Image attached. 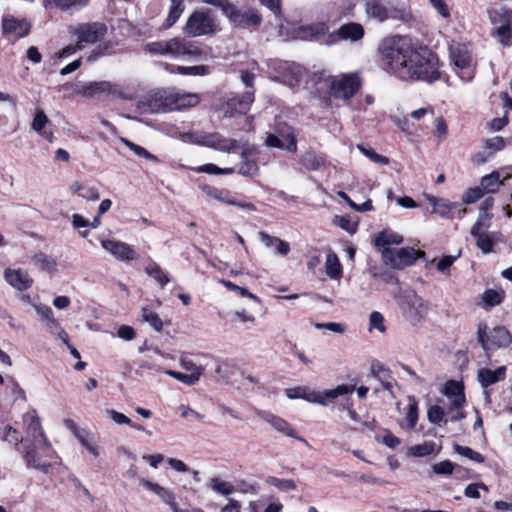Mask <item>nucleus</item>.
I'll return each mask as SVG.
<instances>
[{
    "instance_id": "4d7b16f0",
    "label": "nucleus",
    "mask_w": 512,
    "mask_h": 512,
    "mask_svg": "<svg viewBox=\"0 0 512 512\" xmlns=\"http://www.w3.org/2000/svg\"><path fill=\"white\" fill-rule=\"evenodd\" d=\"M458 207L455 202H450L446 199L441 198L438 205L432 209V213L438 214L441 217H449L450 212Z\"/></svg>"
},
{
    "instance_id": "f3484780",
    "label": "nucleus",
    "mask_w": 512,
    "mask_h": 512,
    "mask_svg": "<svg viewBox=\"0 0 512 512\" xmlns=\"http://www.w3.org/2000/svg\"><path fill=\"white\" fill-rule=\"evenodd\" d=\"M173 89L159 90L150 95L147 105L152 112L174 110Z\"/></svg>"
},
{
    "instance_id": "f8f14e48",
    "label": "nucleus",
    "mask_w": 512,
    "mask_h": 512,
    "mask_svg": "<svg viewBox=\"0 0 512 512\" xmlns=\"http://www.w3.org/2000/svg\"><path fill=\"white\" fill-rule=\"evenodd\" d=\"M75 92L83 97H94L100 94H108L115 97H122L123 93L121 88L109 81L89 82L87 84L78 86Z\"/></svg>"
},
{
    "instance_id": "de8ad7c7",
    "label": "nucleus",
    "mask_w": 512,
    "mask_h": 512,
    "mask_svg": "<svg viewBox=\"0 0 512 512\" xmlns=\"http://www.w3.org/2000/svg\"><path fill=\"white\" fill-rule=\"evenodd\" d=\"M494 204L493 198H486L480 205L479 208V217L477 222H481V224H485V228L490 227V220L492 215L490 214V210L492 209Z\"/></svg>"
},
{
    "instance_id": "69168bd1",
    "label": "nucleus",
    "mask_w": 512,
    "mask_h": 512,
    "mask_svg": "<svg viewBox=\"0 0 512 512\" xmlns=\"http://www.w3.org/2000/svg\"><path fill=\"white\" fill-rule=\"evenodd\" d=\"M373 329L378 330L380 333H384L386 331L384 317L378 311L372 312L369 317V330L371 331Z\"/></svg>"
},
{
    "instance_id": "20e7f679",
    "label": "nucleus",
    "mask_w": 512,
    "mask_h": 512,
    "mask_svg": "<svg viewBox=\"0 0 512 512\" xmlns=\"http://www.w3.org/2000/svg\"><path fill=\"white\" fill-rule=\"evenodd\" d=\"M354 390L355 386L342 384L322 393H318L305 386L287 389L285 393L289 399H304L308 402L327 406L330 402L334 401L339 396L352 394Z\"/></svg>"
},
{
    "instance_id": "5701e85b",
    "label": "nucleus",
    "mask_w": 512,
    "mask_h": 512,
    "mask_svg": "<svg viewBox=\"0 0 512 512\" xmlns=\"http://www.w3.org/2000/svg\"><path fill=\"white\" fill-rule=\"evenodd\" d=\"M373 242L383 255L384 250H392L389 248L390 245L401 244L403 242V237L393 231L384 230L374 235Z\"/></svg>"
},
{
    "instance_id": "4be33fe9",
    "label": "nucleus",
    "mask_w": 512,
    "mask_h": 512,
    "mask_svg": "<svg viewBox=\"0 0 512 512\" xmlns=\"http://www.w3.org/2000/svg\"><path fill=\"white\" fill-rule=\"evenodd\" d=\"M139 483L148 491L155 493L169 507L176 502V495L170 489H167L158 483L152 482L146 478H139Z\"/></svg>"
},
{
    "instance_id": "338daca9",
    "label": "nucleus",
    "mask_w": 512,
    "mask_h": 512,
    "mask_svg": "<svg viewBox=\"0 0 512 512\" xmlns=\"http://www.w3.org/2000/svg\"><path fill=\"white\" fill-rule=\"evenodd\" d=\"M302 163L307 169L316 170L322 165L323 160L314 153L308 152L302 156Z\"/></svg>"
},
{
    "instance_id": "39448f33",
    "label": "nucleus",
    "mask_w": 512,
    "mask_h": 512,
    "mask_svg": "<svg viewBox=\"0 0 512 512\" xmlns=\"http://www.w3.org/2000/svg\"><path fill=\"white\" fill-rule=\"evenodd\" d=\"M477 340L485 351L487 357H490V350L492 347L506 348L512 342L510 332L502 326L495 327L488 334V326L486 323L481 322L477 328Z\"/></svg>"
},
{
    "instance_id": "e433bc0d",
    "label": "nucleus",
    "mask_w": 512,
    "mask_h": 512,
    "mask_svg": "<svg viewBox=\"0 0 512 512\" xmlns=\"http://www.w3.org/2000/svg\"><path fill=\"white\" fill-rule=\"evenodd\" d=\"M490 21L495 26L512 23V10L506 7L493 8L489 10Z\"/></svg>"
},
{
    "instance_id": "e2e57ef3",
    "label": "nucleus",
    "mask_w": 512,
    "mask_h": 512,
    "mask_svg": "<svg viewBox=\"0 0 512 512\" xmlns=\"http://www.w3.org/2000/svg\"><path fill=\"white\" fill-rule=\"evenodd\" d=\"M49 118L44 113L43 110L38 109L35 113L34 119L32 121L31 127L37 133H42L45 126L48 124Z\"/></svg>"
},
{
    "instance_id": "ea45409f",
    "label": "nucleus",
    "mask_w": 512,
    "mask_h": 512,
    "mask_svg": "<svg viewBox=\"0 0 512 512\" xmlns=\"http://www.w3.org/2000/svg\"><path fill=\"white\" fill-rule=\"evenodd\" d=\"M144 51L152 55L169 56L170 55V39L167 41H155L147 43Z\"/></svg>"
},
{
    "instance_id": "aec40b11",
    "label": "nucleus",
    "mask_w": 512,
    "mask_h": 512,
    "mask_svg": "<svg viewBox=\"0 0 512 512\" xmlns=\"http://www.w3.org/2000/svg\"><path fill=\"white\" fill-rule=\"evenodd\" d=\"M2 30L4 34L13 35L16 38H22L28 35L30 24L25 19H18L14 16H4L2 19Z\"/></svg>"
},
{
    "instance_id": "680f3d73",
    "label": "nucleus",
    "mask_w": 512,
    "mask_h": 512,
    "mask_svg": "<svg viewBox=\"0 0 512 512\" xmlns=\"http://www.w3.org/2000/svg\"><path fill=\"white\" fill-rule=\"evenodd\" d=\"M267 482L270 485L278 488L281 491H285V492L294 490L296 488L294 481L290 480V479H280V478L271 476L267 479Z\"/></svg>"
},
{
    "instance_id": "37998d69",
    "label": "nucleus",
    "mask_w": 512,
    "mask_h": 512,
    "mask_svg": "<svg viewBox=\"0 0 512 512\" xmlns=\"http://www.w3.org/2000/svg\"><path fill=\"white\" fill-rule=\"evenodd\" d=\"M145 272L147 275L154 278L162 287H164L170 280L168 274L156 263L146 266Z\"/></svg>"
},
{
    "instance_id": "393cba45",
    "label": "nucleus",
    "mask_w": 512,
    "mask_h": 512,
    "mask_svg": "<svg viewBox=\"0 0 512 512\" xmlns=\"http://www.w3.org/2000/svg\"><path fill=\"white\" fill-rule=\"evenodd\" d=\"M509 178L510 174H507L501 179L500 172L493 171L490 174L482 177L480 188L484 194L495 193L498 191L500 186L505 184V181Z\"/></svg>"
},
{
    "instance_id": "b1692460",
    "label": "nucleus",
    "mask_w": 512,
    "mask_h": 512,
    "mask_svg": "<svg viewBox=\"0 0 512 512\" xmlns=\"http://www.w3.org/2000/svg\"><path fill=\"white\" fill-rule=\"evenodd\" d=\"M506 376V367L500 366L495 370H491L488 368H481L478 370L477 379L482 387L487 388L490 385H493L501 380H503Z\"/></svg>"
},
{
    "instance_id": "a878e982",
    "label": "nucleus",
    "mask_w": 512,
    "mask_h": 512,
    "mask_svg": "<svg viewBox=\"0 0 512 512\" xmlns=\"http://www.w3.org/2000/svg\"><path fill=\"white\" fill-rule=\"evenodd\" d=\"M259 239L266 248L275 249L276 253L281 256H286L290 252V245L288 242L267 234L266 232H259Z\"/></svg>"
},
{
    "instance_id": "8fccbe9b",
    "label": "nucleus",
    "mask_w": 512,
    "mask_h": 512,
    "mask_svg": "<svg viewBox=\"0 0 512 512\" xmlns=\"http://www.w3.org/2000/svg\"><path fill=\"white\" fill-rule=\"evenodd\" d=\"M405 420L407 422L406 427L408 429H413L416 426L418 420V404L413 396L408 398V411L406 413Z\"/></svg>"
},
{
    "instance_id": "774afa93",
    "label": "nucleus",
    "mask_w": 512,
    "mask_h": 512,
    "mask_svg": "<svg viewBox=\"0 0 512 512\" xmlns=\"http://www.w3.org/2000/svg\"><path fill=\"white\" fill-rule=\"evenodd\" d=\"M434 125V135L438 139V141L444 140L448 135V127L446 124V121L443 119V117H437L433 121Z\"/></svg>"
},
{
    "instance_id": "603ef678",
    "label": "nucleus",
    "mask_w": 512,
    "mask_h": 512,
    "mask_svg": "<svg viewBox=\"0 0 512 512\" xmlns=\"http://www.w3.org/2000/svg\"><path fill=\"white\" fill-rule=\"evenodd\" d=\"M332 223L333 225L340 227L351 235L355 234L358 228V224L353 222L347 216L335 215L332 219Z\"/></svg>"
},
{
    "instance_id": "09e8293b",
    "label": "nucleus",
    "mask_w": 512,
    "mask_h": 512,
    "mask_svg": "<svg viewBox=\"0 0 512 512\" xmlns=\"http://www.w3.org/2000/svg\"><path fill=\"white\" fill-rule=\"evenodd\" d=\"M492 35L497 37L502 45L509 46L512 39V23L497 26Z\"/></svg>"
},
{
    "instance_id": "473e14b6",
    "label": "nucleus",
    "mask_w": 512,
    "mask_h": 512,
    "mask_svg": "<svg viewBox=\"0 0 512 512\" xmlns=\"http://www.w3.org/2000/svg\"><path fill=\"white\" fill-rule=\"evenodd\" d=\"M34 308L51 333H54V329H59V322L55 319L53 311L49 306L38 304L34 305Z\"/></svg>"
},
{
    "instance_id": "58836bf2",
    "label": "nucleus",
    "mask_w": 512,
    "mask_h": 512,
    "mask_svg": "<svg viewBox=\"0 0 512 512\" xmlns=\"http://www.w3.org/2000/svg\"><path fill=\"white\" fill-rule=\"evenodd\" d=\"M0 438L4 442H7L16 447H18L23 441L21 433L9 425H6L0 429Z\"/></svg>"
},
{
    "instance_id": "bf43d9fd",
    "label": "nucleus",
    "mask_w": 512,
    "mask_h": 512,
    "mask_svg": "<svg viewBox=\"0 0 512 512\" xmlns=\"http://www.w3.org/2000/svg\"><path fill=\"white\" fill-rule=\"evenodd\" d=\"M482 300L487 307L496 306L502 302L503 292L493 289L486 290L482 295Z\"/></svg>"
},
{
    "instance_id": "5fc2aeb1",
    "label": "nucleus",
    "mask_w": 512,
    "mask_h": 512,
    "mask_svg": "<svg viewBox=\"0 0 512 512\" xmlns=\"http://www.w3.org/2000/svg\"><path fill=\"white\" fill-rule=\"evenodd\" d=\"M184 0H171L169 14L167 18V27H171L181 16L184 11Z\"/></svg>"
},
{
    "instance_id": "f704fd0d",
    "label": "nucleus",
    "mask_w": 512,
    "mask_h": 512,
    "mask_svg": "<svg viewBox=\"0 0 512 512\" xmlns=\"http://www.w3.org/2000/svg\"><path fill=\"white\" fill-rule=\"evenodd\" d=\"M213 133L197 131L192 133H184L180 136L183 142L206 146L210 148Z\"/></svg>"
},
{
    "instance_id": "72a5a7b5",
    "label": "nucleus",
    "mask_w": 512,
    "mask_h": 512,
    "mask_svg": "<svg viewBox=\"0 0 512 512\" xmlns=\"http://www.w3.org/2000/svg\"><path fill=\"white\" fill-rule=\"evenodd\" d=\"M43 5L48 7H56L62 11L71 8H82L89 4L90 0H42Z\"/></svg>"
},
{
    "instance_id": "9d476101",
    "label": "nucleus",
    "mask_w": 512,
    "mask_h": 512,
    "mask_svg": "<svg viewBox=\"0 0 512 512\" xmlns=\"http://www.w3.org/2000/svg\"><path fill=\"white\" fill-rule=\"evenodd\" d=\"M227 9L226 17L237 27H257L261 24V16L252 8H237L232 5Z\"/></svg>"
},
{
    "instance_id": "2f4dec72",
    "label": "nucleus",
    "mask_w": 512,
    "mask_h": 512,
    "mask_svg": "<svg viewBox=\"0 0 512 512\" xmlns=\"http://www.w3.org/2000/svg\"><path fill=\"white\" fill-rule=\"evenodd\" d=\"M366 13L369 17L378 21H384L389 17V11L382 4L381 0H364Z\"/></svg>"
},
{
    "instance_id": "c9c22d12",
    "label": "nucleus",
    "mask_w": 512,
    "mask_h": 512,
    "mask_svg": "<svg viewBox=\"0 0 512 512\" xmlns=\"http://www.w3.org/2000/svg\"><path fill=\"white\" fill-rule=\"evenodd\" d=\"M325 271L331 279H339L342 276L340 261L333 251H329L326 255Z\"/></svg>"
},
{
    "instance_id": "423d86ee",
    "label": "nucleus",
    "mask_w": 512,
    "mask_h": 512,
    "mask_svg": "<svg viewBox=\"0 0 512 512\" xmlns=\"http://www.w3.org/2000/svg\"><path fill=\"white\" fill-rule=\"evenodd\" d=\"M360 86L361 81L356 73L340 74L330 79L329 94L334 99L347 101L357 93Z\"/></svg>"
},
{
    "instance_id": "052dcab7",
    "label": "nucleus",
    "mask_w": 512,
    "mask_h": 512,
    "mask_svg": "<svg viewBox=\"0 0 512 512\" xmlns=\"http://www.w3.org/2000/svg\"><path fill=\"white\" fill-rule=\"evenodd\" d=\"M358 150L367 158H369L371 161L381 164V165H387L389 163V159L385 156H382L378 153H376L374 150L367 148L363 145L357 146Z\"/></svg>"
},
{
    "instance_id": "dca6fc26",
    "label": "nucleus",
    "mask_w": 512,
    "mask_h": 512,
    "mask_svg": "<svg viewBox=\"0 0 512 512\" xmlns=\"http://www.w3.org/2000/svg\"><path fill=\"white\" fill-rule=\"evenodd\" d=\"M241 162L238 167V172L243 176H255L258 173V166L255 156L257 149L248 143H241Z\"/></svg>"
},
{
    "instance_id": "49530a36",
    "label": "nucleus",
    "mask_w": 512,
    "mask_h": 512,
    "mask_svg": "<svg viewBox=\"0 0 512 512\" xmlns=\"http://www.w3.org/2000/svg\"><path fill=\"white\" fill-rule=\"evenodd\" d=\"M373 375L381 382L384 389L391 391L393 387L390 372L382 365L372 367Z\"/></svg>"
},
{
    "instance_id": "9b49d317",
    "label": "nucleus",
    "mask_w": 512,
    "mask_h": 512,
    "mask_svg": "<svg viewBox=\"0 0 512 512\" xmlns=\"http://www.w3.org/2000/svg\"><path fill=\"white\" fill-rule=\"evenodd\" d=\"M106 32V26L98 22L82 23L73 28V34L77 36L80 44H94L102 40Z\"/></svg>"
},
{
    "instance_id": "13d9d810",
    "label": "nucleus",
    "mask_w": 512,
    "mask_h": 512,
    "mask_svg": "<svg viewBox=\"0 0 512 512\" xmlns=\"http://www.w3.org/2000/svg\"><path fill=\"white\" fill-rule=\"evenodd\" d=\"M195 171L198 173H208V174H226L230 175L234 173V168H220L215 164L209 163L195 168Z\"/></svg>"
},
{
    "instance_id": "c03bdc74",
    "label": "nucleus",
    "mask_w": 512,
    "mask_h": 512,
    "mask_svg": "<svg viewBox=\"0 0 512 512\" xmlns=\"http://www.w3.org/2000/svg\"><path fill=\"white\" fill-rule=\"evenodd\" d=\"M328 32V26L321 22L303 28L304 35L301 36L304 39H319Z\"/></svg>"
},
{
    "instance_id": "2eb2a0df",
    "label": "nucleus",
    "mask_w": 512,
    "mask_h": 512,
    "mask_svg": "<svg viewBox=\"0 0 512 512\" xmlns=\"http://www.w3.org/2000/svg\"><path fill=\"white\" fill-rule=\"evenodd\" d=\"M256 415L259 419L263 420L264 422L268 423L271 427H273L276 431L291 437L295 438L297 440H300L302 442H306L305 439L300 437L295 429L283 418L274 415L267 411H257Z\"/></svg>"
},
{
    "instance_id": "a211bd4d",
    "label": "nucleus",
    "mask_w": 512,
    "mask_h": 512,
    "mask_svg": "<svg viewBox=\"0 0 512 512\" xmlns=\"http://www.w3.org/2000/svg\"><path fill=\"white\" fill-rule=\"evenodd\" d=\"M6 282L19 291L29 289L33 284V279L26 270L21 268H7L4 271Z\"/></svg>"
},
{
    "instance_id": "1a4fd4ad",
    "label": "nucleus",
    "mask_w": 512,
    "mask_h": 512,
    "mask_svg": "<svg viewBox=\"0 0 512 512\" xmlns=\"http://www.w3.org/2000/svg\"><path fill=\"white\" fill-rule=\"evenodd\" d=\"M417 257L418 251L411 247L383 251L384 263L399 270L412 265Z\"/></svg>"
},
{
    "instance_id": "f257e3e1",
    "label": "nucleus",
    "mask_w": 512,
    "mask_h": 512,
    "mask_svg": "<svg viewBox=\"0 0 512 512\" xmlns=\"http://www.w3.org/2000/svg\"><path fill=\"white\" fill-rule=\"evenodd\" d=\"M378 51L384 69L402 81L433 83L440 77L435 55L407 37L385 38Z\"/></svg>"
},
{
    "instance_id": "79ce46f5",
    "label": "nucleus",
    "mask_w": 512,
    "mask_h": 512,
    "mask_svg": "<svg viewBox=\"0 0 512 512\" xmlns=\"http://www.w3.org/2000/svg\"><path fill=\"white\" fill-rule=\"evenodd\" d=\"M121 142L124 143L135 155L138 157L145 158L149 161L153 162H159V158L152 153H150L147 149L144 147L133 143L132 141L122 137L120 138Z\"/></svg>"
},
{
    "instance_id": "6e6d98bb",
    "label": "nucleus",
    "mask_w": 512,
    "mask_h": 512,
    "mask_svg": "<svg viewBox=\"0 0 512 512\" xmlns=\"http://www.w3.org/2000/svg\"><path fill=\"white\" fill-rule=\"evenodd\" d=\"M73 191L88 201H96L99 198L97 190L93 187H88L79 183H75L72 186Z\"/></svg>"
},
{
    "instance_id": "c85d7f7f",
    "label": "nucleus",
    "mask_w": 512,
    "mask_h": 512,
    "mask_svg": "<svg viewBox=\"0 0 512 512\" xmlns=\"http://www.w3.org/2000/svg\"><path fill=\"white\" fill-rule=\"evenodd\" d=\"M241 144L239 141L231 138H225L218 133H213L210 148L221 152H231L236 148H240Z\"/></svg>"
},
{
    "instance_id": "cd10ccee",
    "label": "nucleus",
    "mask_w": 512,
    "mask_h": 512,
    "mask_svg": "<svg viewBox=\"0 0 512 512\" xmlns=\"http://www.w3.org/2000/svg\"><path fill=\"white\" fill-rule=\"evenodd\" d=\"M504 115L500 118H494L488 123V127L493 131H500L508 124V112L512 110V99L506 92L501 93Z\"/></svg>"
},
{
    "instance_id": "bb28decb",
    "label": "nucleus",
    "mask_w": 512,
    "mask_h": 512,
    "mask_svg": "<svg viewBox=\"0 0 512 512\" xmlns=\"http://www.w3.org/2000/svg\"><path fill=\"white\" fill-rule=\"evenodd\" d=\"M174 110L195 107L200 102V97L196 93H187L173 89Z\"/></svg>"
},
{
    "instance_id": "0e129e2a",
    "label": "nucleus",
    "mask_w": 512,
    "mask_h": 512,
    "mask_svg": "<svg viewBox=\"0 0 512 512\" xmlns=\"http://www.w3.org/2000/svg\"><path fill=\"white\" fill-rule=\"evenodd\" d=\"M444 416V409L438 405L431 406L427 411V418L433 424H440L442 421L446 423L447 420H444Z\"/></svg>"
},
{
    "instance_id": "4468645a",
    "label": "nucleus",
    "mask_w": 512,
    "mask_h": 512,
    "mask_svg": "<svg viewBox=\"0 0 512 512\" xmlns=\"http://www.w3.org/2000/svg\"><path fill=\"white\" fill-rule=\"evenodd\" d=\"M101 246L108 253L121 261H132L137 257L135 250L129 244L120 240L104 239L101 241Z\"/></svg>"
},
{
    "instance_id": "3c124183",
    "label": "nucleus",
    "mask_w": 512,
    "mask_h": 512,
    "mask_svg": "<svg viewBox=\"0 0 512 512\" xmlns=\"http://www.w3.org/2000/svg\"><path fill=\"white\" fill-rule=\"evenodd\" d=\"M143 321L147 322L154 330L160 332L163 329V323L159 315L149 308H142Z\"/></svg>"
},
{
    "instance_id": "a18cd8bd",
    "label": "nucleus",
    "mask_w": 512,
    "mask_h": 512,
    "mask_svg": "<svg viewBox=\"0 0 512 512\" xmlns=\"http://www.w3.org/2000/svg\"><path fill=\"white\" fill-rule=\"evenodd\" d=\"M32 261L40 269L48 271V272H54L57 267L56 261L44 253L35 254L32 257Z\"/></svg>"
},
{
    "instance_id": "a19ab883",
    "label": "nucleus",
    "mask_w": 512,
    "mask_h": 512,
    "mask_svg": "<svg viewBox=\"0 0 512 512\" xmlns=\"http://www.w3.org/2000/svg\"><path fill=\"white\" fill-rule=\"evenodd\" d=\"M210 487L215 493L223 496H229L235 491L232 483L224 481L219 477H213L210 479Z\"/></svg>"
},
{
    "instance_id": "0eeeda50",
    "label": "nucleus",
    "mask_w": 512,
    "mask_h": 512,
    "mask_svg": "<svg viewBox=\"0 0 512 512\" xmlns=\"http://www.w3.org/2000/svg\"><path fill=\"white\" fill-rule=\"evenodd\" d=\"M216 30V19L209 11H196L188 18L184 32L190 37H198Z\"/></svg>"
},
{
    "instance_id": "c756f323",
    "label": "nucleus",
    "mask_w": 512,
    "mask_h": 512,
    "mask_svg": "<svg viewBox=\"0 0 512 512\" xmlns=\"http://www.w3.org/2000/svg\"><path fill=\"white\" fill-rule=\"evenodd\" d=\"M283 70V82L286 85L294 86L298 83L304 74V70L301 66L295 64L283 63L281 64Z\"/></svg>"
},
{
    "instance_id": "ddd939ff",
    "label": "nucleus",
    "mask_w": 512,
    "mask_h": 512,
    "mask_svg": "<svg viewBox=\"0 0 512 512\" xmlns=\"http://www.w3.org/2000/svg\"><path fill=\"white\" fill-rule=\"evenodd\" d=\"M266 145L295 152L297 149L296 138L293 129L290 126H284L276 134H268Z\"/></svg>"
},
{
    "instance_id": "6ab92c4d",
    "label": "nucleus",
    "mask_w": 512,
    "mask_h": 512,
    "mask_svg": "<svg viewBox=\"0 0 512 512\" xmlns=\"http://www.w3.org/2000/svg\"><path fill=\"white\" fill-rule=\"evenodd\" d=\"M442 392L451 402V412L464 406L466 399L463 385L460 382L455 380L447 381Z\"/></svg>"
},
{
    "instance_id": "6e6552de",
    "label": "nucleus",
    "mask_w": 512,
    "mask_h": 512,
    "mask_svg": "<svg viewBox=\"0 0 512 512\" xmlns=\"http://www.w3.org/2000/svg\"><path fill=\"white\" fill-rule=\"evenodd\" d=\"M202 55V49L197 42L175 37L170 39V55L175 59L192 61Z\"/></svg>"
},
{
    "instance_id": "4c0bfd02",
    "label": "nucleus",
    "mask_w": 512,
    "mask_h": 512,
    "mask_svg": "<svg viewBox=\"0 0 512 512\" xmlns=\"http://www.w3.org/2000/svg\"><path fill=\"white\" fill-rule=\"evenodd\" d=\"M180 366L186 370L188 375H193L195 377V384L199 382L204 368L200 365H197L192 359L189 357L182 355L179 359Z\"/></svg>"
},
{
    "instance_id": "412c9836",
    "label": "nucleus",
    "mask_w": 512,
    "mask_h": 512,
    "mask_svg": "<svg viewBox=\"0 0 512 512\" xmlns=\"http://www.w3.org/2000/svg\"><path fill=\"white\" fill-rule=\"evenodd\" d=\"M487 229L481 222H476L471 228V235L476 239V245L483 253H490L494 246L492 236L484 231Z\"/></svg>"
},
{
    "instance_id": "7c9ffc66",
    "label": "nucleus",
    "mask_w": 512,
    "mask_h": 512,
    "mask_svg": "<svg viewBox=\"0 0 512 512\" xmlns=\"http://www.w3.org/2000/svg\"><path fill=\"white\" fill-rule=\"evenodd\" d=\"M364 35L362 25L358 23H348L342 25L338 30V37L344 40L358 41Z\"/></svg>"
},
{
    "instance_id": "f03ea898",
    "label": "nucleus",
    "mask_w": 512,
    "mask_h": 512,
    "mask_svg": "<svg viewBox=\"0 0 512 512\" xmlns=\"http://www.w3.org/2000/svg\"><path fill=\"white\" fill-rule=\"evenodd\" d=\"M25 424L26 446L23 455L24 462L28 468H34L43 472H48L51 463L41 460L36 456V448L42 452H52V445L46 437L41 420L36 410H30L23 415Z\"/></svg>"
},
{
    "instance_id": "7ed1b4c3",
    "label": "nucleus",
    "mask_w": 512,
    "mask_h": 512,
    "mask_svg": "<svg viewBox=\"0 0 512 512\" xmlns=\"http://www.w3.org/2000/svg\"><path fill=\"white\" fill-rule=\"evenodd\" d=\"M398 305L404 318L412 326H421L430 310V304L412 290L403 291L398 297Z\"/></svg>"
},
{
    "instance_id": "864d4df0",
    "label": "nucleus",
    "mask_w": 512,
    "mask_h": 512,
    "mask_svg": "<svg viewBox=\"0 0 512 512\" xmlns=\"http://www.w3.org/2000/svg\"><path fill=\"white\" fill-rule=\"evenodd\" d=\"M435 443L425 442L422 444L414 445L408 449V455L414 457H425L434 452Z\"/></svg>"
}]
</instances>
